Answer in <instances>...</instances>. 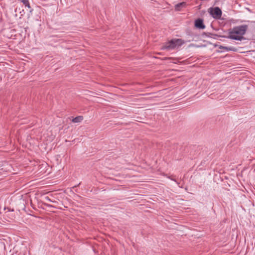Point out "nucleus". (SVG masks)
Here are the masks:
<instances>
[{
  "mask_svg": "<svg viewBox=\"0 0 255 255\" xmlns=\"http://www.w3.org/2000/svg\"><path fill=\"white\" fill-rule=\"evenodd\" d=\"M248 26L247 25H241L234 27L229 30V35L227 38L241 41L244 39L243 36L245 34Z\"/></svg>",
  "mask_w": 255,
  "mask_h": 255,
  "instance_id": "f257e3e1",
  "label": "nucleus"
},
{
  "mask_svg": "<svg viewBox=\"0 0 255 255\" xmlns=\"http://www.w3.org/2000/svg\"><path fill=\"white\" fill-rule=\"evenodd\" d=\"M184 43L181 39H173L164 43L162 46V50H171L179 48Z\"/></svg>",
  "mask_w": 255,
  "mask_h": 255,
  "instance_id": "f03ea898",
  "label": "nucleus"
},
{
  "mask_svg": "<svg viewBox=\"0 0 255 255\" xmlns=\"http://www.w3.org/2000/svg\"><path fill=\"white\" fill-rule=\"evenodd\" d=\"M222 13V10L218 7H216L215 8H214V9H212L210 12V14L212 15V16L214 18L217 19H220L221 18Z\"/></svg>",
  "mask_w": 255,
  "mask_h": 255,
  "instance_id": "7ed1b4c3",
  "label": "nucleus"
},
{
  "mask_svg": "<svg viewBox=\"0 0 255 255\" xmlns=\"http://www.w3.org/2000/svg\"><path fill=\"white\" fill-rule=\"evenodd\" d=\"M195 26L200 29H204L205 28V25L204 24L203 20L201 18H198L195 21Z\"/></svg>",
  "mask_w": 255,
  "mask_h": 255,
  "instance_id": "20e7f679",
  "label": "nucleus"
},
{
  "mask_svg": "<svg viewBox=\"0 0 255 255\" xmlns=\"http://www.w3.org/2000/svg\"><path fill=\"white\" fill-rule=\"evenodd\" d=\"M68 119H70V120H71V121L73 123H81L83 120L84 118L82 116H79L75 118H73L72 117L71 118H69Z\"/></svg>",
  "mask_w": 255,
  "mask_h": 255,
  "instance_id": "39448f33",
  "label": "nucleus"
},
{
  "mask_svg": "<svg viewBox=\"0 0 255 255\" xmlns=\"http://www.w3.org/2000/svg\"><path fill=\"white\" fill-rule=\"evenodd\" d=\"M219 48L220 49H223L224 51H231L236 52L237 51V49L236 47H233V46L228 47V46H224L221 45L219 47Z\"/></svg>",
  "mask_w": 255,
  "mask_h": 255,
  "instance_id": "423d86ee",
  "label": "nucleus"
},
{
  "mask_svg": "<svg viewBox=\"0 0 255 255\" xmlns=\"http://www.w3.org/2000/svg\"><path fill=\"white\" fill-rule=\"evenodd\" d=\"M186 5L185 2L178 3L175 5V9L177 11H180L182 8L185 7Z\"/></svg>",
  "mask_w": 255,
  "mask_h": 255,
  "instance_id": "0eeeda50",
  "label": "nucleus"
},
{
  "mask_svg": "<svg viewBox=\"0 0 255 255\" xmlns=\"http://www.w3.org/2000/svg\"><path fill=\"white\" fill-rule=\"evenodd\" d=\"M21 2H22L26 7H27L29 8H30V5L29 2L28 0H18Z\"/></svg>",
  "mask_w": 255,
  "mask_h": 255,
  "instance_id": "6e6552de",
  "label": "nucleus"
},
{
  "mask_svg": "<svg viewBox=\"0 0 255 255\" xmlns=\"http://www.w3.org/2000/svg\"><path fill=\"white\" fill-rule=\"evenodd\" d=\"M4 209L5 210H6V209H7V211H8V212H10V211L13 212V211H14V210H13V209L11 210L10 208H8V207H7V208H4Z\"/></svg>",
  "mask_w": 255,
  "mask_h": 255,
  "instance_id": "1a4fd4ad",
  "label": "nucleus"
},
{
  "mask_svg": "<svg viewBox=\"0 0 255 255\" xmlns=\"http://www.w3.org/2000/svg\"><path fill=\"white\" fill-rule=\"evenodd\" d=\"M169 178L171 180L177 182L176 180L175 179L171 178L170 177H169Z\"/></svg>",
  "mask_w": 255,
  "mask_h": 255,
  "instance_id": "9d476101",
  "label": "nucleus"
}]
</instances>
